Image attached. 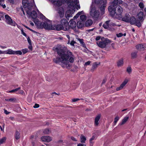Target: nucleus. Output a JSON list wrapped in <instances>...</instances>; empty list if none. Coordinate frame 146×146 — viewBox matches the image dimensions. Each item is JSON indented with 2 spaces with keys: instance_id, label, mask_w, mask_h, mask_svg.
Instances as JSON below:
<instances>
[{
  "instance_id": "nucleus-1",
  "label": "nucleus",
  "mask_w": 146,
  "mask_h": 146,
  "mask_svg": "<svg viewBox=\"0 0 146 146\" xmlns=\"http://www.w3.org/2000/svg\"><path fill=\"white\" fill-rule=\"evenodd\" d=\"M59 57H57L53 59L54 61L56 64H60L64 68L66 67L69 69L71 65L69 62L73 63L74 61V56L72 52L70 51H66L62 48H55Z\"/></svg>"
},
{
  "instance_id": "nucleus-2",
  "label": "nucleus",
  "mask_w": 146,
  "mask_h": 146,
  "mask_svg": "<svg viewBox=\"0 0 146 146\" xmlns=\"http://www.w3.org/2000/svg\"><path fill=\"white\" fill-rule=\"evenodd\" d=\"M111 42L110 40L107 38L105 39L104 40L99 42H97V44L98 46L101 48H104L106 47L107 46H108Z\"/></svg>"
},
{
  "instance_id": "nucleus-3",
  "label": "nucleus",
  "mask_w": 146,
  "mask_h": 146,
  "mask_svg": "<svg viewBox=\"0 0 146 146\" xmlns=\"http://www.w3.org/2000/svg\"><path fill=\"white\" fill-rule=\"evenodd\" d=\"M129 20V23H130L131 25H135L138 27H140L141 26V23L140 21L136 19L133 17H130Z\"/></svg>"
},
{
  "instance_id": "nucleus-4",
  "label": "nucleus",
  "mask_w": 146,
  "mask_h": 146,
  "mask_svg": "<svg viewBox=\"0 0 146 146\" xmlns=\"http://www.w3.org/2000/svg\"><path fill=\"white\" fill-rule=\"evenodd\" d=\"M41 25L43 26V27L45 29L50 30H53V27L52 25L51 22L50 20H48L47 22H44L42 23Z\"/></svg>"
},
{
  "instance_id": "nucleus-5",
  "label": "nucleus",
  "mask_w": 146,
  "mask_h": 146,
  "mask_svg": "<svg viewBox=\"0 0 146 146\" xmlns=\"http://www.w3.org/2000/svg\"><path fill=\"white\" fill-rule=\"evenodd\" d=\"M108 9L111 17L114 18H118V17L116 15V9L115 7H113V6H110Z\"/></svg>"
},
{
  "instance_id": "nucleus-6",
  "label": "nucleus",
  "mask_w": 146,
  "mask_h": 146,
  "mask_svg": "<svg viewBox=\"0 0 146 146\" xmlns=\"http://www.w3.org/2000/svg\"><path fill=\"white\" fill-rule=\"evenodd\" d=\"M61 24L64 27V31H68L69 27L68 21L65 19H63L60 21Z\"/></svg>"
},
{
  "instance_id": "nucleus-7",
  "label": "nucleus",
  "mask_w": 146,
  "mask_h": 146,
  "mask_svg": "<svg viewBox=\"0 0 146 146\" xmlns=\"http://www.w3.org/2000/svg\"><path fill=\"white\" fill-rule=\"evenodd\" d=\"M5 18L6 19L5 21L7 24L14 26H15L17 25L14 21H12L11 17L8 15H5Z\"/></svg>"
},
{
  "instance_id": "nucleus-8",
  "label": "nucleus",
  "mask_w": 146,
  "mask_h": 146,
  "mask_svg": "<svg viewBox=\"0 0 146 146\" xmlns=\"http://www.w3.org/2000/svg\"><path fill=\"white\" fill-rule=\"evenodd\" d=\"M107 2L106 1L101 0L99 1V4L101 5L100 7V10L101 12V14L102 15L104 13L105 8L106 7Z\"/></svg>"
},
{
  "instance_id": "nucleus-9",
  "label": "nucleus",
  "mask_w": 146,
  "mask_h": 146,
  "mask_svg": "<svg viewBox=\"0 0 146 146\" xmlns=\"http://www.w3.org/2000/svg\"><path fill=\"white\" fill-rule=\"evenodd\" d=\"M90 14L94 20H97L99 18L100 13L97 10H95L94 12L92 10H91L90 11Z\"/></svg>"
},
{
  "instance_id": "nucleus-10",
  "label": "nucleus",
  "mask_w": 146,
  "mask_h": 146,
  "mask_svg": "<svg viewBox=\"0 0 146 146\" xmlns=\"http://www.w3.org/2000/svg\"><path fill=\"white\" fill-rule=\"evenodd\" d=\"M116 9V15L118 17V18L121 16L122 12V8L120 6H117L115 8Z\"/></svg>"
},
{
  "instance_id": "nucleus-11",
  "label": "nucleus",
  "mask_w": 146,
  "mask_h": 146,
  "mask_svg": "<svg viewBox=\"0 0 146 146\" xmlns=\"http://www.w3.org/2000/svg\"><path fill=\"white\" fill-rule=\"evenodd\" d=\"M27 13L28 15H31L32 18L33 19H35L37 17V13L35 11H33L31 13L30 11H27Z\"/></svg>"
},
{
  "instance_id": "nucleus-12",
  "label": "nucleus",
  "mask_w": 146,
  "mask_h": 146,
  "mask_svg": "<svg viewBox=\"0 0 146 146\" xmlns=\"http://www.w3.org/2000/svg\"><path fill=\"white\" fill-rule=\"evenodd\" d=\"M128 82V80L127 79L125 80L121 84L120 86L116 88V90L117 91H118L122 90L123 88L127 84V83Z\"/></svg>"
},
{
  "instance_id": "nucleus-13",
  "label": "nucleus",
  "mask_w": 146,
  "mask_h": 146,
  "mask_svg": "<svg viewBox=\"0 0 146 146\" xmlns=\"http://www.w3.org/2000/svg\"><path fill=\"white\" fill-rule=\"evenodd\" d=\"M41 139L42 141L49 142L51 141L52 139L49 136H43L41 137Z\"/></svg>"
},
{
  "instance_id": "nucleus-14",
  "label": "nucleus",
  "mask_w": 146,
  "mask_h": 146,
  "mask_svg": "<svg viewBox=\"0 0 146 146\" xmlns=\"http://www.w3.org/2000/svg\"><path fill=\"white\" fill-rule=\"evenodd\" d=\"M136 47L138 50H143L146 48V45L145 44H139L136 45Z\"/></svg>"
},
{
  "instance_id": "nucleus-15",
  "label": "nucleus",
  "mask_w": 146,
  "mask_h": 146,
  "mask_svg": "<svg viewBox=\"0 0 146 146\" xmlns=\"http://www.w3.org/2000/svg\"><path fill=\"white\" fill-rule=\"evenodd\" d=\"M130 17V15H129V14L126 13V14L122 18V20L123 21L129 23V21H130L129 19Z\"/></svg>"
},
{
  "instance_id": "nucleus-16",
  "label": "nucleus",
  "mask_w": 146,
  "mask_h": 146,
  "mask_svg": "<svg viewBox=\"0 0 146 146\" xmlns=\"http://www.w3.org/2000/svg\"><path fill=\"white\" fill-rule=\"evenodd\" d=\"M144 14L143 12H139L137 15V18L139 19L140 22H142L143 20V17Z\"/></svg>"
},
{
  "instance_id": "nucleus-17",
  "label": "nucleus",
  "mask_w": 146,
  "mask_h": 146,
  "mask_svg": "<svg viewBox=\"0 0 146 146\" xmlns=\"http://www.w3.org/2000/svg\"><path fill=\"white\" fill-rule=\"evenodd\" d=\"M14 51L13 50L9 49H8L7 50L2 51L1 50V53L0 54H14Z\"/></svg>"
},
{
  "instance_id": "nucleus-18",
  "label": "nucleus",
  "mask_w": 146,
  "mask_h": 146,
  "mask_svg": "<svg viewBox=\"0 0 146 146\" xmlns=\"http://www.w3.org/2000/svg\"><path fill=\"white\" fill-rule=\"evenodd\" d=\"M76 23L75 21H74L73 19L70 20V25H69V30L71 28L73 29L76 27Z\"/></svg>"
},
{
  "instance_id": "nucleus-19",
  "label": "nucleus",
  "mask_w": 146,
  "mask_h": 146,
  "mask_svg": "<svg viewBox=\"0 0 146 146\" xmlns=\"http://www.w3.org/2000/svg\"><path fill=\"white\" fill-rule=\"evenodd\" d=\"M110 20L106 21L103 25V27L105 29H108L110 30V27L109 23Z\"/></svg>"
},
{
  "instance_id": "nucleus-20",
  "label": "nucleus",
  "mask_w": 146,
  "mask_h": 146,
  "mask_svg": "<svg viewBox=\"0 0 146 146\" xmlns=\"http://www.w3.org/2000/svg\"><path fill=\"white\" fill-rule=\"evenodd\" d=\"M58 12L59 14L60 17L61 18L63 17L64 16V13L63 9L61 7L59 8L58 9Z\"/></svg>"
},
{
  "instance_id": "nucleus-21",
  "label": "nucleus",
  "mask_w": 146,
  "mask_h": 146,
  "mask_svg": "<svg viewBox=\"0 0 146 146\" xmlns=\"http://www.w3.org/2000/svg\"><path fill=\"white\" fill-rule=\"evenodd\" d=\"M37 137V136L36 135H32L31 136V142L32 146H35Z\"/></svg>"
},
{
  "instance_id": "nucleus-22",
  "label": "nucleus",
  "mask_w": 146,
  "mask_h": 146,
  "mask_svg": "<svg viewBox=\"0 0 146 146\" xmlns=\"http://www.w3.org/2000/svg\"><path fill=\"white\" fill-rule=\"evenodd\" d=\"M73 14V11L70 10H68L66 11L65 13V16L66 18L67 19H68L69 17H72Z\"/></svg>"
},
{
  "instance_id": "nucleus-23",
  "label": "nucleus",
  "mask_w": 146,
  "mask_h": 146,
  "mask_svg": "<svg viewBox=\"0 0 146 146\" xmlns=\"http://www.w3.org/2000/svg\"><path fill=\"white\" fill-rule=\"evenodd\" d=\"M56 30L57 31H60L61 30H64V27L62 25L60 24L57 25L55 26Z\"/></svg>"
},
{
  "instance_id": "nucleus-24",
  "label": "nucleus",
  "mask_w": 146,
  "mask_h": 146,
  "mask_svg": "<svg viewBox=\"0 0 146 146\" xmlns=\"http://www.w3.org/2000/svg\"><path fill=\"white\" fill-rule=\"evenodd\" d=\"M100 115H98L95 118L94 124L95 125L98 126L99 124L98 121L100 118Z\"/></svg>"
},
{
  "instance_id": "nucleus-25",
  "label": "nucleus",
  "mask_w": 146,
  "mask_h": 146,
  "mask_svg": "<svg viewBox=\"0 0 146 146\" xmlns=\"http://www.w3.org/2000/svg\"><path fill=\"white\" fill-rule=\"evenodd\" d=\"M84 25V22L82 21H79L77 23V26L78 28H81Z\"/></svg>"
},
{
  "instance_id": "nucleus-26",
  "label": "nucleus",
  "mask_w": 146,
  "mask_h": 146,
  "mask_svg": "<svg viewBox=\"0 0 146 146\" xmlns=\"http://www.w3.org/2000/svg\"><path fill=\"white\" fill-rule=\"evenodd\" d=\"M53 2L55 3V4L57 6H60L62 5V2L59 0H53Z\"/></svg>"
},
{
  "instance_id": "nucleus-27",
  "label": "nucleus",
  "mask_w": 146,
  "mask_h": 146,
  "mask_svg": "<svg viewBox=\"0 0 146 146\" xmlns=\"http://www.w3.org/2000/svg\"><path fill=\"white\" fill-rule=\"evenodd\" d=\"M100 64V63L99 64H98L96 62H95L92 65V68L91 69V71L92 72H93L96 69L98 66V65Z\"/></svg>"
},
{
  "instance_id": "nucleus-28",
  "label": "nucleus",
  "mask_w": 146,
  "mask_h": 146,
  "mask_svg": "<svg viewBox=\"0 0 146 146\" xmlns=\"http://www.w3.org/2000/svg\"><path fill=\"white\" fill-rule=\"evenodd\" d=\"M92 21L91 20H88L85 23V25L86 27L89 26L92 24Z\"/></svg>"
},
{
  "instance_id": "nucleus-29",
  "label": "nucleus",
  "mask_w": 146,
  "mask_h": 146,
  "mask_svg": "<svg viewBox=\"0 0 146 146\" xmlns=\"http://www.w3.org/2000/svg\"><path fill=\"white\" fill-rule=\"evenodd\" d=\"M123 59L122 58H121V59L119 60L117 62V66L118 67L122 66L123 65Z\"/></svg>"
},
{
  "instance_id": "nucleus-30",
  "label": "nucleus",
  "mask_w": 146,
  "mask_h": 146,
  "mask_svg": "<svg viewBox=\"0 0 146 146\" xmlns=\"http://www.w3.org/2000/svg\"><path fill=\"white\" fill-rule=\"evenodd\" d=\"M118 3V0H114L111 3V5L110 6H113V7H115V8L116 7V6L117 5Z\"/></svg>"
},
{
  "instance_id": "nucleus-31",
  "label": "nucleus",
  "mask_w": 146,
  "mask_h": 146,
  "mask_svg": "<svg viewBox=\"0 0 146 146\" xmlns=\"http://www.w3.org/2000/svg\"><path fill=\"white\" fill-rule=\"evenodd\" d=\"M129 119V117L126 116L122 120V122L120 123L119 124L122 125L125 123Z\"/></svg>"
},
{
  "instance_id": "nucleus-32",
  "label": "nucleus",
  "mask_w": 146,
  "mask_h": 146,
  "mask_svg": "<svg viewBox=\"0 0 146 146\" xmlns=\"http://www.w3.org/2000/svg\"><path fill=\"white\" fill-rule=\"evenodd\" d=\"M15 139L18 140L19 139L20 137V134L19 132L16 131L15 133Z\"/></svg>"
},
{
  "instance_id": "nucleus-33",
  "label": "nucleus",
  "mask_w": 146,
  "mask_h": 146,
  "mask_svg": "<svg viewBox=\"0 0 146 146\" xmlns=\"http://www.w3.org/2000/svg\"><path fill=\"white\" fill-rule=\"evenodd\" d=\"M80 142L82 143H85V141L86 140V138L84 136H83L82 135H81L80 137Z\"/></svg>"
},
{
  "instance_id": "nucleus-34",
  "label": "nucleus",
  "mask_w": 146,
  "mask_h": 146,
  "mask_svg": "<svg viewBox=\"0 0 146 146\" xmlns=\"http://www.w3.org/2000/svg\"><path fill=\"white\" fill-rule=\"evenodd\" d=\"M110 27V30L112 31L115 30L114 28H113L112 27L117 26L113 22H111L109 23Z\"/></svg>"
},
{
  "instance_id": "nucleus-35",
  "label": "nucleus",
  "mask_w": 146,
  "mask_h": 146,
  "mask_svg": "<svg viewBox=\"0 0 146 146\" xmlns=\"http://www.w3.org/2000/svg\"><path fill=\"white\" fill-rule=\"evenodd\" d=\"M86 16L84 15H81L80 16V19L82 21H86Z\"/></svg>"
},
{
  "instance_id": "nucleus-36",
  "label": "nucleus",
  "mask_w": 146,
  "mask_h": 146,
  "mask_svg": "<svg viewBox=\"0 0 146 146\" xmlns=\"http://www.w3.org/2000/svg\"><path fill=\"white\" fill-rule=\"evenodd\" d=\"M79 40L81 44V45L84 47L86 46L85 44L83 41V39H79Z\"/></svg>"
},
{
  "instance_id": "nucleus-37",
  "label": "nucleus",
  "mask_w": 146,
  "mask_h": 146,
  "mask_svg": "<svg viewBox=\"0 0 146 146\" xmlns=\"http://www.w3.org/2000/svg\"><path fill=\"white\" fill-rule=\"evenodd\" d=\"M22 52L20 50L14 51V54L21 55Z\"/></svg>"
},
{
  "instance_id": "nucleus-38",
  "label": "nucleus",
  "mask_w": 146,
  "mask_h": 146,
  "mask_svg": "<svg viewBox=\"0 0 146 146\" xmlns=\"http://www.w3.org/2000/svg\"><path fill=\"white\" fill-rule=\"evenodd\" d=\"M126 35V33H124V34H123L122 33H119L118 34H117L116 35L118 37H121L123 36H125Z\"/></svg>"
},
{
  "instance_id": "nucleus-39",
  "label": "nucleus",
  "mask_w": 146,
  "mask_h": 146,
  "mask_svg": "<svg viewBox=\"0 0 146 146\" xmlns=\"http://www.w3.org/2000/svg\"><path fill=\"white\" fill-rule=\"evenodd\" d=\"M43 132L45 134H48L50 132V131L48 129H46L44 130Z\"/></svg>"
},
{
  "instance_id": "nucleus-40",
  "label": "nucleus",
  "mask_w": 146,
  "mask_h": 146,
  "mask_svg": "<svg viewBox=\"0 0 146 146\" xmlns=\"http://www.w3.org/2000/svg\"><path fill=\"white\" fill-rule=\"evenodd\" d=\"M131 58H135L137 57V53L136 52H133L131 54Z\"/></svg>"
},
{
  "instance_id": "nucleus-41",
  "label": "nucleus",
  "mask_w": 146,
  "mask_h": 146,
  "mask_svg": "<svg viewBox=\"0 0 146 146\" xmlns=\"http://www.w3.org/2000/svg\"><path fill=\"white\" fill-rule=\"evenodd\" d=\"M6 137H4L0 139V145L6 141Z\"/></svg>"
},
{
  "instance_id": "nucleus-42",
  "label": "nucleus",
  "mask_w": 146,
  "mask_h": 146,
  "mask_svg": "<svg viewBox=\"0 0 146 146\" xmlns=\"http://www.w3.org/2000/svg\"><path fill=\"white\" fill-rule=\"evenodd\" d=\"M82 12H83V11H82L81 12H79L76 15L74 16V19H76L77 18H78L79 17V15L81 14V13Z\"/></svg>"
},
{
  "instance_id": "nucleus-43",
  "label": "nucleus",
  "mask_w": 146,
  "mask_h": 146,
  "mask_svg": "<svg viewBox=\"0 0 146 146\" xmlns=\"http://www.w3.org/2000/svg\"><path fill=\"white\" fill-rule=\"evenodd\" d=\"M27 2V0H23L22 1V4L24 6H27L26 5L28 4Z\"/></svg>"
},
{
  "instance_id": "nucleus-44",
  "label": "nucleus",
  "mask_w": 146,
  "mask_h": 146,
  "mask_svg": "<svg viewBox=\"0 0 146 146\" xmlns=\"http://www.w3.org/2000/svg\"><path fill=\"white\" fill-rule=\"evenodd\" d=\"M33 6L31 4L28 3L27 8L29 10H30L32 9Z\"/></svg>"
},
{
  "instance_id": "nucleus-45",
  "label": "nucleus",
  "mask_w": 146,
  "mask_h": 146,
  "mask_svg": "<svg viewBox=\"0 0 146 146\" xmlns=\"http://www.w3.org/2000/svg\"><path fill=\"white\" fill-rule=\"evenodd\" d=\"M119 119V117L118 116H117L115 118L114 121V123H115V124H116L117 123Z\"/></svg>"
},
{
  "instance_id": "nucleus-46",
  "label": "nucleus",
  "mask_w": 146,
  "mask_h": 146,
  "mask_svg": "<svg viewBox=\"0 0 146 146\" xmlns=\"http://www.w3.org/2000/svg\"><path fill=\"white\" fill-rule=\"evenodd\" d=\"M96 139V136H93L90 139V143H92V141L93 140Z\"/></svg>"
},
{
  "instance_id": "nucleus-47",
  "label": "nucleus",
  "mask_w": 146,
  "mask_h": 146,
  "mask_svg": "<svg viewBox=\"0 0 146 146\" xmlns=\"http://www.w3.org/2000/svg\"><path fill=\"white\" fill-rule=\"evenodd\" d=\"M139 6L141 9H143L144 8V6L143 3L141 2H140L139 4Z\"/></svg>"
},
{
  "instance_id": "nucleus-48",
  "label": "nucleus",
  "mask_w": 146,
  "mask_h": 146,
  "mask_svg": "<svg viewBox=\"0 0 146 146\" xmlns=\"http://www.w3.org/2000/svg\"><path fill=\"white\" fill-rule=\"evenodd\" d=\"M127 71L128 73H130L131 72V67H129L127 68Z\"/></svg>"
},
{
  "instance_id": "nucleus-49",
  "label": "nucleus",
  "mask_w": 146,
  "mask_h": 146,
  "mask_svg": "<svg viewBox=\"0 0 146 146\" xmlns=\"http://www.w3.org/2000/svg\"><path fill=\"white\" fill-rule=\"evenodd\" d=\"M22 50L23 53L24 54H25L28 52V49L27 48H25L24 49H23Z\"/></svg>"
},
{
  "instance_id": "nucleus-50",
  "label": "nucleus",
  "mask_w": 146,
  "mask_h": 146,
  "mask_svg": "<svg viewBox=\"0 0 146 146\" xmlns=\"http://www.w3.org/2000/svg\"><path fill=\"white\" fill-rule=\"evenodd\" d=\"M26 37L27 38V41H28V42L29 44L30 45H31V40L30 39L29 37V36H27Z\"/></svg>"
},
{
  "instance_id": "nucleus-51",
  "label": "nucleus",
  "mask_w": 146,
  "mask_h": 146,
  "mask_svg": "<svg viewBox=\"0 0 146 146\" xmlns=\"http://www.w3.org/2000/svg\"><path fill=\"white\" fill-rule=\"evenodd\" d=\"M21 33L25 36L27 37V35L23 31V29H21Z\"/></svg>"
},
{
  "instance_id": "nucleus-52",
  "label": "nucleus",
  "mask_w": 146,
  "mask_h": 146,
  "mask_svg": "<svg viewBox=\"0 0 146 146\" xmlns=\"http://www.w3.org/2000/svg\"><path fill=\"white\" fill-rule=\"evenodd\" d=\"M76 42L74 40H72L71 41L70 43V44L72 46H74V44L76 43Z\"/></svg>"
},
{
  "instance_id": "nucleus-53",
  "label": "nucleus",
  "mask_w": 146,
  "mask_h": 146,
  "mask_svg": "<svg viewBox=\"0 0 146 146\" xmlns=\"http://www.w3.org/2000/svg\"><path fill=\"white\" fill-rule=\"evenodd\" d=\"M70 138L73 141H77V140L76 139L73 137H71Z\"/></svg>"
},
{
  "instance_id": "nucleus-54",
  "label": "nucleus",
  "mask_w": 146,
  "mask_h": 146,
  "mask_svg": "<svg viewBox=\"0 0 146 146\" xmlns=\"http://www.w3.org/2000/svg\"><path fill=\"white\" fill-rule=\"evenodd\" d=\"M39 107V104H35L34 106H33V107L34 108H37Z\"/></svg>"
},
{
  "instance_id": "nucleus-55",
  "label": "nucleus",
  "mask_w": 146,
  "mask_h": 146,
  "mask_svg": "<svg viewBox=\"0 0 146 146\" xmlns=\"http://www.w3.org/2000/svg\"><path fill=\"white\" fill-rule=\"evenodd\" d=\"M72 2L74 3L75 5H76L78 3V0H72Z\"/></svg>"
},
{
  "instance_id": "nucleus-56",
  "label": "nucleus",
  "mask_w": 146,
  "mask_h": 146,
  "mask_svg": "<svg viewBox=\"0 0 146 146\" xmlns=\"http://www.w3.org/2000/svg\"><path fill=\"white\" fill-rule=\"evenodd\" d=\"M80 99L78 98H75L72 100V101L73 102H76L78 101V100H79Z\"/></svg>"
},
{
  "instance_id": "nucleus-57",
  "label": "nucleus",
  "mask_w": 146,
  "mask_h": 146,
  "mask_svg": "<svg viewBox=\"0 0 146 146\" xmlns=\"http://www.w3.org/2000/svg\"><path fill=\"white\" fill-rule=\"evenodd\" d=\"M77 146H86V145L83 143H79L78 144Z\"/></svg>"
},
{
  "instance_id": "nucleus-58",
  "label": "nucleus",
  "mask_w": 146,
  "mask_h": 146,
  "mask_svg": "<svg viewBox=\"0 0 146 146\" xmlns=\"http://www.w3.org/2000/svg\"><path fill=\"white\" fill-rule=\"evenodd\" d=\"M9 102H13L15 101V99L13 98H11L9 99Z\"/></svg>"
},
{
  "instance_id": "nucleus-59",
  "label": "nucleus",
  "mask_w": 146,
  "mask_h": 146,
  "mask_svg": "<svg viewBox=\"0 0 146 146\" xmlns=\"http://www.w3.org/2000/svg\"><path fill=\"white\" fill-rule=\"evenodd\" d=\"M90 63V61H88L85 63V64L86 65H89Z\"/></svg>"
},
{
  "instance_id": "nucleus-60",
  "label": "nucleus",
  "mask_w": 146,
  "mask_h": 146,
  "mask_svg": "<svg viewBox=\"0 0 146 146\" xmlns=\"http://www.w3.org/2000/svg\"><path fill=\"white\" fill-rule=\"evenodd\" d=\"M8 1L10 2L12 4H14L15 2L13 0H8Z\"/></svg>"
},
{
  "instance_id": "nucleus-61",
  "label": "nucleus",
  "mask_w": 146,
  "mask_h": 146,
  "mask_svg": "<svg viewBox=\"0 0 146 146\" xmlns=\"http://www.w3.org/2000/svg\"><path fill=\"white\" fill-rule=\"evenodd\" d=\"M4 113L6 114H8L10 113L9 112H8L7 110H4Z\"/></svg>"
},
{
  "instance_id": "nucleus-62",
  "label": "nucleus",
  "mask_w": 146,
  "mask_h": 146,
  "mask_svg": "<svg viewBox=\"0 0 146 146\" xmlns=\"http://www.w3.org/2000/svg\"><path fill=\"white\" fill-rule=\"evenodd\" d=\"M100 36H98L96 38V40H99L100 39Z\"/></svg>"
},
{
  "instance_id": "nucleus-63",
  "label": "nucleus",
  "mask_w": 146,
  "mask_h": 146,
  "mask_svg": "<svg viewBox=\"0 0 146 146\" xmlns=\"http://www.w3.org/2000/svg\"><path fill=\"white\" fill-rule=\"evenodd\" d=\"M106 79H103L102 82V84H104L106 82Z\"/></svg>"
},
{
  "instance_id": "nucleus-64",
  "label": "nucleus",
  "mask_w": 146,
  "mask_h": 146,
  "mask_svg": "<svg viewBox=\"0 0 146 146\" xmlns=\"http://www.w3.org/2000/svg\"><path fill=\"white\" fill-rule=\"evenodd\" d=\"M28 48L30 50H32V46L30 45V46H29L28 47Z\"/></svg>"
}]
</instances>
